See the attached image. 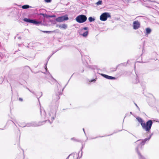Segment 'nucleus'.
<instances>
[{"label": "nucleus", "mask_w": 159, "mask_h": 159, "mask_svg": "<svg viewBox=\"0 0 159 159\" xmlns=\"http://www.w3.org/2000/svg\"><path fill=\"white\" fill-rule=\"evenodd\" d=\"M136 119L138 122L141 124V125H142L144 123L143 120L142 118L139 117H137Z\"/></svg>", "instance_id": "obj_13"}, {"label": "nucleus", "mask_w": 159, "mask_h": 159, "mask_svg": "<svg viewBox=\"0 0 159 159\" xmlns=\"http://www.w3.org/2000/svg\"><path fill=\"white\" fill-rule=\"evenodd\" d=\"M40 112L41 115L42 116V115H45V112L43 110H42V109H41Z\"/></svg>", "instance_id": "obj_17"}, {"label": "nucleus", "mask_w": 159, "mask_h": 159, "mask_svg": "<svg viewBox=\"0 0 159 159\" xmlns=\"http://www.w3.org/2000/svg\"><path fill=\"white\" fill-rule=\"evenodd\" d=\"M24 20L25 21L29 22L31 23H33L35 25H37L38 24H39L40 23V22H38L35 20L29 19L27 18H25L24 19Z\"/></svg>", "instance_id": "obj_9"}, {"label": "nucleus", "mask_w": 159, "mask_h": 159, "mask_svg": "<svg viewBox=\"0 0 159 159\" xmlns=\"http://www.w3.org/2000/svg\"><path fill=\"white\" fill-rule=\"evenodd\" d=\"M140 24L139 22L137 20L134 22L133 23V29L134 30H136L140 28Z\"/></svg>", "instance_id": "obj_8"}, {"label": "nucleus", "mask_w": 159, "mask_h": 159, "mask_svg": "<svg viewBox=\"0 0 159 159\" xmlns=\"http://www.w3.org/2000/svg\"><path fill=\"white\" fill-rule=\"evenodd\" d=\"M69 18L67 16L59 17L56 19L57 21L58 22H62L64 20H68Z\"/></svg>", "instance_id": "obj_7"}, {"label": "nucleus", "mask_w": 159, "mask_h": 159, "mask_svg": "<svg viewBox=\"0 0 159 159\" xmlns=\"http://www.w3.org/2000/svg\"><path fill=\"white\" fill-rule=\"evenodd\" d=\"M29 89V90L30 92H31L33 93H34V92H31V91H30V89Z\"/></svg>", "instance_id": "obj_27"}, {"label": "nucleus", "mask_w": 159, "mask_h": 159, "mask_svg": "<svg viewBox=\"0 0 159 159\" xmlns=\"http://www.w3.org/2000/svg\"><path fill=\"white\" fill-rule=\"evenodd\" d=\"M94 80H92L91 81V82H92V81H94Z\"/></svg>", "instance_id": "obj_30"}, {"label": "nucleus", "mask_w": 159, "mask_h": 159, "mask_svg": "<svg viewBox=\"0 0 159 159\" xmlns=\"http://www.w3.org/2000/svg\"><path fill=\"white\" fill-rule=\"evenodd\" d=\"M135 105H136V106L137 107V108H138V109H139V107H138V106L136 104H135Z\"/></svg>", "instance_id": "obj_25"}, {"label": "nucleus", "mask_w": 159, "mask_h": 159, "mask_svg": "<svg viewBox=\"0 0 159 159\" xmlns=\"http://www.w3.org/2000/svg\"><path fill=\"white\" fill-rule=\"evenodd\" d=\"M56 26L60 29H66L67 27V25L66 24H63L62 25H57Z\"/></svg>", "instance_id": "obj_11"}, {"label": "nucleus", "mask_w": 159, "mask_h": 159, "mask_svg": "<svg viewBox=\"0 0 159 159\" xmlns=\"http://www.w3.org/2000/svg\"><path fill=\"white\" fill-rule=\"evenodd\" d=\"M45 69H46V70H47V66H46Z\"/></svg>", "instance_id": "obj_29"}, {"label": "nucleus", "mask_w": 159, "mask_h": 159, "mask_svg": "<svg viewBox=\"0 0 159 159\" xmlns=\"http://www.w3.org/2000/svg\"><path fill=\"white\" fill-rule=\"evenodd\" d=\"M40 124H36L35 122H33L32 123H28L26 124V126L30 127V126H38L40 125Z\"/></svg>", "instance_id": "obj_10"}, {"label": "nucleus", "mask_w": 159, "mask_h": 159, "mask_svg": "<svg viewBox=\"0 0 159 159\" xmlns=\"http://www.w3.org/2000/svg\"><path fill=\"white\" fill-rule=\"evenodd\" d=\"M42 15H43V16H44V17H48L47 16H48V15H44V14H42Z\"/></svg>", "instance_id": "obj_23"}, {"label": "nucleus", "mask_w": 159, "mask_h": 159, "mask_svg": "<svg viewBox=\"0 0 159 159\" xmlns=\"http://www.w3.org/2000/svg\"><path fill=\"white\" fill-rule=\"evenodd\" d=\"M150 138V137L149 138H146L143 140H139L137 141L136 143L138 145V147L137 148L136 150L139 155L140 159H145V158L142 156L138 150V148H141L142 146H143L145 144V142L147 140H149Z\"/></svg>", "instance_id": "obj_1"}, {"label": "nucleus", "mask_w": 159, "mask_h": 159, "mask_svg": "<svg viewBox=\"0 0 159 159\" xmlns=\"http://www.w3.org/2000/svg\"><path fill=\"white\" fill-rule=\"evenodd\" d=\"M56 113V111H55L51 110L48 113V115L47 116V118L46 119H48L49 120L48 121H50V120H51L52 121L53 120L55 117V115Z\"/></svg>", "instance_id": "obj_4"}, {"label": "nucleus", "mask_w": 159, "mask_h": 159, "mask_svg": "<svg viewBox=\"0 0 159 159\" xmlns=\"http://www.w3.org/2000/svg\"><path fill=\"white\" fill-rule=\"evenodd\" d=\"M148 0V1H150V0Z\"/></svg>", "instance_id": "obj_32"}, {"label": "nucleus", "mask_w": 159, "mask_h": 159, "mask_svg": "<svg viewBox=\"0 0 159 159\" xmlns=\"http://www.w3.org/2000/svg\"><path fill=\"white\" fill-rule=\"evenodd\" d=\"M19 100L20 101H22L23 99H22V98H19Z\"/></svg>", "instance_id": "obj_24"}, {"label": "nucleus", "mask_w": 159, "mask_h": 159, "mask_svg": "<svg viewBox=\"0 0 159 159\" xmlns=\"http://www.w3.org/2000/svg\"><path fill=\"white\" fill-rule=\"evenodd\" d=\"M31 7L28 5H25L22 6V8L23 9H28Z\"/></svg>", "instance_id": "obj_15"}, {"label": "nucleus", "mask_w": 159, "mask_h": 159, "mask_svg": "<svg viewBox=\"0 0 159 159\" xmlns=\"http://www.w3.org/2000/svg\"><path fill=\"white\" fill-rule=\"evenodd\" d=\"M88 29L87 27H85L82 28H81L79 32L80 35H82L84 37H86L88 33V31H86L84 32V30H87Z\"/></svg>", "instance_id": "obj_6"}, {"label": "nucleus", "mask_w": 159, "mask_h": 159, "mask_svg": "<svg viewBox=\"0 0 159 159\" xmlns=\"http://www.w3.org/2000/svg\"><path fill=\"white\" fill-rule=\"evenodd\" d=\"M26 124H25L24 123H20V125H19L20 127H25L26 126Z\"/></svg>", "instance_id": "obj_16"}, {"label": "nucleus", "mask_w": 159, "mask_h": 159, "mask_svg": "<svg viewBox=\"0 0 159 159\" xmlns=\"http://www.w3.org/2000/svg\"><path fill=\"white\" fill-rule=\"evenodd\" d=\"M111 16L108 12H104L100 16V19L102 21L106 20L108 18H110Z\"/></svg>", "instance_id": "obj_5"}, {"label": "nucleus", "mask_w": 159, "mask_h": 159, "mask_svg": "<svg viewBox=\"0 0 159 159\" xmlns=\"http://www.w3.org/2000/svg\"><path fill=\"white\" fill-rule=\"evenodd\" d=\"M101 75L103 77H105L108 79L113 80V79H115V78L114 77L108 76V75H106L102 74Z\"/></svg>", "instance_id": "obj_12"}, {"label": "nucleus", "mask_w": 159, "mask_h": 159, "mask_svg": "<svg viewBox=\"0 0 159 159\" xmlns=\"http://www.w3.org/2000/svg\"><path fill=\"white\" fill-rule=\"evenodd\" d=\"M88 19H89V21L90 22H92V21H93L95 20V19L94 18H93L92 17H89Z\"/></svg>", "instance_id": "obj_18"}, {"label": "nucleus", "mask_w": 159, "mask_h": 159, "mask_svg": "<svg viewBox=\"0 0 159 159\" xmlns=\"http://www.w3.org/2000/svg\"><path fill=\"white\" fill-rule=\"evenodd\" d=\"M143 1H146V0H143Z\"/></svg>", "instance_id": "obj_31"}, {"label": "nucleus", "mask_w": 159, "mask_h": 159, "mask_svg": "<svg viewBox=\"0 0 159 159\" xmlns=\"http://www.w3.org/2000/svg\"><path fill=\"white\" fill-rule=\"evenodd\" d=\"M43 32L44 33H50L51 32H53V31H43Z\"/></svg>", "instance_id": "obj_21"}, {"label": "nucleus", "mask_w": 159, "mask_h": 159, "mask_svg": "<svg viewBox=\"0 0 159 159\" xmlns=\"http://www.w3.org/2000/svg\"><path fill=\"white\" fill-rule=\"evenodd\" d=\"M45 1L46 2H51V0H45Z\"/></svg>", "instance_id": "obj_22"}, {"label": "nucleus", "mask_w": 159, "mask_h": 159, "mask_svg": "<svg viewBox=\"0 0 159 159\" xmlns=\"http://www.w3.org/2000/svg\"><path fill=\"white\" fill-rule=\"evenodd\" d=\"M70 156V155H69L68 157L66 159H68L69 158V156Z\"/></svg>", "instance_id": "obj_26"}, {"label": "nucleus", "mask_w": 159, "mask_h": 159, "mask_svg": "<svg viewBox=\"0 0 159 159\" xmlns=\"http://www.w3.org/2000/svg\"><path fill=\"white\" fill-rule=\"evenodd\" d=\"M152 124V122L151 120H149L146 123L144 122L142 125V128L147 132H150V130Z\"/></svg>", "instance_id": "obj_2"}, {"label": "nucleus", "mask_w": 159, "mask_h": 159, "mask_svg": "<svg viewBox=\"0 0 159 159\" xmlns=\"http://www.w3.org/2000/svg\"><path fill=\"white\" fill-rule=\"evenodd\" d=\"M83 129V130L84 131V133H85V131H84V129Z\"/></svg>", "instance_id": "obj_28"}, {"label": "nucleus", "mask_w": 159, "mask_h": 159, "mask_svg": "<svg viewBox=\"0 0 159 159\" xmlns=\"http://www.w3.org/2000/svg\"><path fill=\"white\" fill-rule=\"evenodd\" d=\"M102 3V1H99L96 3V4L97 5H101Z\"/></svg>", "instance_id": "obj_19"}, {"label": "nucleus", "mask_w": 159, "mask_h": 159, "mask_svg": "<svg viewBox=\"0 0 159 159\" xmlns=\"http://www.w3.org/2000/svg\"><path fill=\"white\" fill-rule=\"evenodd\" d=\"M151 30L149 28H147L146 29V34H149L151 32Z\"/></svg>", "instance_id": "obj_14"}, {"label": "nucleus", "mask_w": 159, "mask_h": 159, "mask_svg": "<svg viewBox=\"0 0 159 159\" xmlns=\"http://www.w3.org/2000/svg\"><path fill=\"white\" fill-rule=\"evenodd\" d=\"M75 19L77 22L81 23L86 21L87 20V17L84 15H81L77 16Z\"/></svg>", "instance_id": "obj_3"}, {"label": "nucleus", "mask_w": 159, "mask_h": 159, "mask_svg": "<svg viewBox=\"0 0 159 159\" xmlns=\"http://www.w3.org/2000/svg\"><path fill=\"white\" fill-rule=\"evenodd\" d=\"M48 17H56V16L55 15H49V16H47Z\"/></svg>", "instance_id": "obj_20"}, {"label": "nucleus", "mask_w": 159, "mask_h": 159, "mask_svg": "<svg viewBox=\"0 0 159 159\" xmlns=\"http://www.w3.org/2000/svg\"><path fill=\"white\" fill-rule=\"evenodd\" d=\"M77 159H78V158H77Z\"/></svg>", "instance_id": "obj_33"}]
</instances>
